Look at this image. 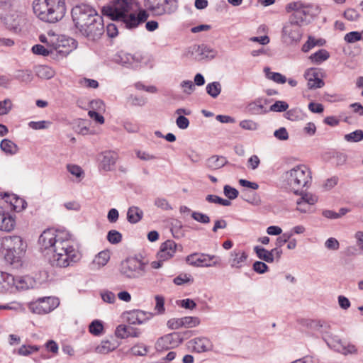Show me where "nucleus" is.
Here are the masks:
<instances>
[{
  "label": "nucleus",
  "instance_id": "9d476101",
  "mask_svg": "<svg viewBox=\"0 0 363 363\" xmlns=\"http://www.w3.org/2000/svg\"><path fill=\"white\" fill-rule=\"evenodd\" d=\"M79 33L89 40H95L99 39L104 33V26L101 16H95L93 20L89 21L85 26L78 29Z\"/></svg>",
  "mask_w": 363,
  "mask_h": 363
},
{
  "label": "nucleus",
  "instance_id": "6e6d98bb",
  "mask_svg": "<svg viewBox=\"0 0 363 363\" xmlns=\"http://www.w3.org/2000/svg\"><path fill=\"white\" fill-rule=\"evenodd\" d=\"M154 204L157 207L164 211L172 210V208L171 205L169 203L167 200L164 198H157L155 200Z\"/></svg>",
  "mask_w": 363,
  "mask_h": 363
},
{
  "label": "nucleus",
  "instance_id": "ddd939ff",
  "mask_svg": "<svg viewBox=\"0 0 363 363\" xmlns=\"http://www.w3.org/2000/svg\"><path fill=\"white\" fill-rule=\"evenodd\" d=\"M190 332L172 333L160 337L155 344L157 350H168L181 344L184 339L190 336Z\"/></svg>",
  "mask_w": 363,
  "mask_h": 363
},
{
  "label": "nucleus",
  "instance_id": "9b49d317",
  "mask_svg": "<svg viewBox=\"0 0 363 363\" xmlns=\"http://www.w3.org/2000/svg\"><path fill=\"white\" fill-rule=\"evenodd\" d=\"M186 262L195 267H211L218 265L220 259L213 255L194 252L186 257Z\"/></svg>",
  "mask_w": 363,
  "mask_h": 363
},
{
  "label": "nucleus",
  "instance_id": "39448f33",
  "mask_svg": "<svg viewBox=\"0 0 363 363\" xmlns=\"http://www.w3.org/2000/svg\"><path fill=\"white\" fill-rule=\"evenodd\" d=\"M26 245L20 236H6L0 240V250L6 251L4 259L10 264L19 263Z\"/></svg>",
  "mask_w": 363,
  "mask_h": 363
},
{
  "label": "nucleus",
  "instance_id": "4c0bfd02",
  "mask_svg": "<svg viewBox=\"0 0 363 363\" xmlns=\"http://www.w3.org/2000/svg\"><path fill=\"white\" fill-rule=\"evenodd\" d=\"M32 51L36 55L43 56L52 55V45H50L49 47L45 48L42 45L37 44L33 46Z\"/></svg>",
  "mask_w": 363,
  "mask_h": 363
},
{
  "label": "nucleus",
  "instance_id": "2eb2a0df",
  "mask_svg": "<svg viewBox=\"0 0 363 363\" xmlns=\"http://www.w3.org/2000/svg\"><path fill=\"white\" fill-rule=\"evenodd\" d=\"M301 25L302 23L289 18L282 28L283 38L289 43L300 41L302 37Z\"/></svg>",
  "mask_w": 363,
  "mask_h": 363
},
{
  "label": "nucleus",
  "instance_id": "bb28decb",
  "mask_svg": "<svg viewBox=\"0 0 363 363\" xmlns=\"http://www.w3.org/2000/svg\"><path fill=\"white\" fill-rule=\"evenodd\" d=\"M228 162V160L223 156L213 155L206 160L205 165L211 170H216L224 167Z\"/></svg>",
  "mask_w": 363,
  "mask_h": 363
},
{
  "label": "nucleus",
  "instance_id": "8fccbe9b",
  "mask_svg": "<svg viewBox=\"0 0 363 363\" xmlns=\"http://www.w3.org/2000/svg\"><path fill=\"white\" fill-rule=\"evenodd\" d=\"M289 105L284 101H277L270 106L269 111L274 112H283L287 110Z\"/></svg>",
  "mask_w": 363,
  "mask_h": 363
},
{
  "label": "nucleus",
  "instance_id": "864d4df0",
  "mask_svg": "<svg viewBox=\"0 0 363 363\" xmlns=\"http://www.w3.org/2000/svg\"><path fill=\"white\" fill-rule=\"evenodd\" d=\"M182 228V222L176 220L172 224V233L174 238H179L184 235V233L181 231Z\"/></svg>",
  "mask_w": 363,
  "mask_h": 363
},
{
  "label": "nucleus",
  "instance_id": "6e6552de",
  "mask_svg": "<svg viewBox=\"0 0 363 363\" xmlns=\"http://www.w3.org/2000/svg\"><path fill=\"white\" fill-rule=\"evenodd\" d=\"M145 11L153 16L172 14L177 9V0H144Z\"/></svg>",
  "mask_w": 363,
  "mask_h": 363
},
{
  "label": "nucleus",
  "instance_id": "0e129e2a",
  "mask_svg": "<svg viewBox=\"0 0 363 363\" xmlns=\"http://www.w3.org/2000/svg\"><path fill=\"white\" fill-rule=\"evenodd\" d=\"M180 86L184 89L183 91L186 94H191L195 89L194 83L190 80H184L182 82Z\"/></svg>",
  "mask_w": 363,
  "mask_h": 363
},
{
  "label": "nucleus",
  "instance_id": "5fc2aeb1",
  "mask_svg": "<svg viewBox=\"0 0 363 363\" xmlns=\"http://www.w3.org/2000/svg\"><path fill=\"white\" fill-rule=\"evenodd\" d=\"M190 281H193V279L190 274H181L178 275L177 277H176L173 280V282L176 285H179V286L182 285L186 283H188V282H190Z\"/></svg>",
  "mask_w": 363,
  "mask_h": 363
},
{
  "label": "nucleus",
  "instance_id": "20e7f679",
  "mask_svg": "<svg viewBox=\"0 0 363 363\" xmlns=\"http://www.w3.org/2000/svg\"><path fill=\"white\" fill-rule=\"evenodd\" d=\"M284 181L295 194L308 188L312 180L310 169L303 164H298L283 174Z\"/></svg>",
  "mask_w": 363,
  "mask_h": 363
},
{
  "label": "nucleus",
  "instance_id": "c85d7f7f",
  "mask_svg": "<svg viewBox=\"0 0 363 363\" xmlns=\"http://www.w3.org/2000/svg\"><path fill=\"white\" fill-rule=\"evenodd\" d=\"M143 216V211L138 206H130L128 209L127 220L129 223L135 224L138 223Z\"/></svg>",
  "mask_w": 363,
  "mask_h": 363
},
{
  "label": "nucleus",
  "instance_id": "ea45409f",
  "mask_svg": "<svg viewBox=\"0 0 363 363\" xmlns=\"http://www.w3.org/2000/svg\"><path fill=\"white\" fill-rule=\"evenodd\" d=\"M14 77L21 82L30 83L33 79V74L30 70H17Z\"/></svg>",
  "mask_w": 363,
  "mask_h": 363
},
{
  "label": "nucleus",
  "instance_id": "bf43d9fd",
  "mask_svg": "<svg viewBox=\"0 0 363 363\" xmlns=\"http://www.w3.org/2000/svg\"><path fill=\"white\" fill-rule=\"evenodd\" d=\"M183 321L182 318H171L169 319L167 323V327L171 330H177L182 327H183Z\"/></svg>",
  "mask_w": 363,
  "mask_h": 363
},
{
  "label": "nucleus",
  "instance_id": "f3484780",
  "mask_svg": "<svg viewBox=\"0 0 363 363\" xmlns=\"http://www.w3.org/2000/svg\"><path fill=\"white\" fill-rule=\"evenodd\" d=\"M75 48V42L73 38H66L62 36L56 42L52 43V55H60L65 57Z\"/></svg>",
  "mask_w": 363,
  "mask_h": 363
},
{
  "label": "nucleus",
  "instance_id": "f8f14e48",
  "mask_svg": "<svg viewBox=\"0 0 363 363\" xmlns=\"http://www.w3.org/2000/svg\"><path fill=\"white\" fill-rule=\"evenodd\" d=\"M60 304V300L53 296L38 298L29 304V309L36 314H46L52 311Z\"/></svg>",
  "mask_w": 363,
  "mask_h": 363
},
{
  "label": "nucleus",
  "instance_id": "4468645a",
  "mask_svg": "<svg viewBox=\"0 0 363 363\" xmlns=\"http://www.w3.org/2000/svg\"><path fill=\"white\" fill-rule=\"evenodd\" d=\"M216 51L205 44L193 45L189 47L185 52L186 57H193L197 61L215 57Z\"/></svg>",
  "mask_w": 363,
  "mask_h": 363
},
{
  "label": "nucleus",
  "instance_id": "603ef678",
  "mask_svg": "<svg viewBox=\"0 0 363 363\" xmlns=\"http://www.w3.org/2000/svg\"><path fill=\"white\" fill-rule=\"evenodd\" d=\"M12 108V102L9 99L0 101V116L6 115Z\"/></svg>",
  "mask_w": 363,
  "mask_h": 363
},
{
  "label": "nucleus",
  "instance_id": "79ce46f5",
  "mask_svg": "<svg viewBox=\"0 0 363 363\" xmlns=\"http://www.w3.org/2000/svg\"><path fill=\"white\" fill-rule=\"evenodd\" d=\"M108 241L113 245L118 244L122 240V234L116 230H111L107 233Z\"/></svg>",
  "mask_w": 363,
  "mask_h": 363
},
{
  "label": "nucleus",
  "instance_id": "37998d69",
  "mask_svg": "<svg viewBox=\"0 0 363 363\" xmlns=\"http://www.w3.org/2000/svg\"><path fill=\"white\" fill-rule=\"evenodd\" d=\"M36 72L40 78L50 79L54 75L53 70L48 66H39Z\"/></svg>",
  "mask_w": 363,
  "mask_h": 363
},
{
  "label": "nucleus",
  "instance_id": "4d7b16f0",
  "mask_svg": "<svg viewBox=\"0 0 363 363\" xmlns=\"http://www.w3.org/2000/svg\"><path fill=\"white\" fill-rule=\"evenodd\" d=\"M128 331H129V326H126L125 325H119L116 330L115 334L116 336L124 339L126 337H128Z\"/></svg>",
  "mask_w": 363,
  "mask_h": 363
},
{
  "label": "nucleus",
  "instance_id": "c756f323",
  "mask_svg": "<svg viewBox=\"0 0 363 363\" xmlns=\"http://www.w3.org/2000/svg\"><path fill=\"white\" fill-rule=\"evenodd\" d=\"M1 150L7 155H13L18 151V147L9 139H3L0 143Z\"/></svg>",
  "mask_w": 363,
  "mask_h": 363
},
{
  "label": "nucleus",
  "instance_id": "72a5a7b5",
  "mask_svg": "<svg viewBox=\"0 0 363 363\" xmlns=\"http://www.w3.org/2000/svg\"><path fill=\"white\" fill-rule=\"evenodd\" d=\"M254 250L259 259H262L268 263H272L274 262V258L272 257L271 250L268 251L264 247L259 246H255L254 247Z\"/></svg>",
  "mask_w": 363,
  "mask_h": 363
},
{
  "label": "nucleus",
  "instance_id": "a878e982",
  "mask_svg": "<svg viewBox=\"0 0 363 363\" xmlns=\"http://www.w3.org/2000/svg\"><path fill=\"white\" fill-rule=\"evenodd\" d=\"M317 201L315 196L306 194L297 200V210L301 213H307L311 206L314 205Z\"/></svg>",
  "mask_w": 363,
  "mask_h": 363
},
{
  "label": "nucleus",
  "instance_id": "b1692460",
  "mask_svg": "<svg viewBox=\"0 0 363 363\" xmlns=\"http://www.w3.org/2000/svg\"><path fill=\"white\" fill-rule=\"evenodd\" d=\"M15 223L14 218L0 207V230L10 232L13 230Z\"/></svg>",
  "mask_w": 363,
  "mask_h": 363
},
{
  "label": "nucleus",
  "instance_id": "a18cd8bd",
  "mask_svg": "<svg viewBox=\"0 0 363 363\" xmlns=\"http://www.w3.org/2000/svg\"><path fill=\"white\" fill-rule=\"evenodd\" d=\"M183 327L184 328H194L199 325L201 323L198 317L186 316L182 318Z\"/></svg>",
  "mask_w": 363,
  "mask_h": 363
},
{
  "label": "nucleus",
  "instance_id": "f704fd0d",
  "mask_svg": "<svg viewBox=\"0 0 363 363\" xmlns=\"http://www.w3.org/2000/svg\"><path fill=\"white\" fill-rule=\"evenodd\" d=\"M330 57V53L325 49H320L312 54L309 59L315 64L319 65Z\"/></svg>",
  "mask_w": 363,
  "mask_h": 363
},
{
  "label": "nucleus",
  "instance_id": "cd10ccee",
  "mask_svg": "<svg viewBox=\"0 0 363 363\" xmlns=\"http://www.w3.org/2000/svg\"><path fill=\"white\" fill-rule=\"evenodd\" d=\"M0 278L4 280V286L0 285V293H5L15 286L16 277L11 274L0 272Z\"/></svg>",
  "mask_w": 363,
  "mask_h": 363
},
{
  "label": "nucleus",
  "instance_id": "49530a36",
  "mask_svg": "<svg viewBox=\"0 0 363 363\" xmlns=\"http://www.w3.org/2000/svg\"><path fill=\"white\" fill-rule=\"evenodd\" d=\"M191 218L202 224H208L211 220L208 215L198 211H193L191 213Z\"/></svg>",
  "mask_w": 363,
  "mask_h": 363
},
{
  "label": "nucleus",
  "instance_id": "f257e3e1",
  "mask_svg": "<svg viewBox=\"0 0 363 363\" xmlns=\"http://www.w3.org/2000/svg\"><path fill=\"white\" fill-rule=\"evenodd\" d=\"M38 243L52 267H67L82 258L80 252L70 244L69 240L65 239L52 229L44 230L39 237Z\"/></svg>",
  "mask_w": 363,
  "mask_h": 363
},
{
  "label": "nucleus",
  "instance_id": "338daca9",
  "mask_svg": "<svg viewBox=\"0 0 363 363\" xmlns=\"http://www.w3.org/2000/svg\"><path fill=\"white\" fill-rule=\"evenodd\" d=\"M325 246L328 250H337L340 247V243L337 239L330 238L325 241Z\"/></svg>",
  "mask_w": 363,
  "mask_h": 363
},
{
  "label": "nucleus",
  "instance_id": "680f3d73",
  "mask_svg": "<svg viewBox=\"0 0 363 363\" xmlns=\"http://www.w3.org/2000/svg\"><path fill=\"white\" fill-rule=\"evenodd\" d=\"M274 136L279 140H286L289 138V133L286 128L281 127L274 132Z\"/></svg>",
  "mask_w": 363,
  "mask_h": 363
},
{
  "label": "nucleus",
  "instance_id": "a19ab883",
  "mask_svg": "<svg viewBox=\"0 0 363 363\" xmlns=\"http://www.w3.org/2000/svg\"><path fill=\"white\" fill-rule=\"evenodd\" d=\"M104 330V325L101 320H93L89 327V330L90 333L94 335L99 336L101 334Z\"/></svg>",
  "mask_w": 363,
  "mask_h": 363
},
{
  "label": "nucleus",
  "instance_id": "dca6fc26",
  "mask_svg": "<svg viewBox=\"0 0 363 363\" xmlns=\"http://www.w3.org/2000/svg\"><path fill=\"white\" fill-rule=\"evenodd\" d=\"M323 340L330 348L344 355L354 354L357 352V349L354 345L350 344L345 345L337 335L333 334L330 335H325Z\"/></svg>",
  "mask_w": 363,
  "mask_h": 363
},
{
  "label": "nucleus",
  "instance_id": "f03ea898",
  "mask_svg": "<svg viewBox=\"0 0 363 363\" xmlns=\"http://www.w3.org/2000/svg\"><path fill=\"white\" fill-rule=\"evenodd\" d=\"M130 1L115 0L111 4L104 6L103 12L124 28H135L147 20L149 14L145 10H139L137 16L130 13Z\"/></svg>",
  "mask_w": 363,
  "mask_h": 363
},
{
  "label": "nucleus",
  "instance_id": "393cba45",
  "mask_svg": "<svg viewBox=\"0 0 363 363\" xmlns=\"http://www.w3.org/2000/svg\"><path fill=\"white\" fill-rule=\"evenodd\" d=\"M117 160V155L114 152L106 151L100 156V165L105 171H110L114 166Z\"/></svg>",
  "mask_w": 363,
  "mask_h": 363
},
{
  "label": "nucleus",
  "instance_id": "c03bdc74",
  "mask_svg": "<svg viewBox=\"0 0 363 363\" xmlns=\"http://www.w3.org/2000/svg\"><path fill=\"white\" fill-rule=\"evenodd\" d=\"M249 110L253 114H261L267 112V111L264 108V106L261 104V100H257L250 104Z\"/></svg>",
  "mask_w": 363,
  "mask_h": 363
},
{
  "label": "nucleus",
  "instance_id": "423d86ee",
  "mask_svg": "<svg viewBox=\"0 0 363 363\" xmlns=\"http://www.w3.org/2000/svg\"><path fill=\"white\" fill-rule=\"evenodd\" d=\"M314 9L318 11V6H314L311 4H306L301 1L289 2L285 6V11L286 13H292L289 19L301 23L307 21L308 16H312L314 15Z\"/></svg>",
  "mask_w": 363,
  "mask_h": 363
},
{
  "label": "nucleus",
  "instance_id": "473e14b6",
  "mask_svg": "<svg viewBox=\"0 0 363 363\" xmlns=\"http://www.w3.org/2000/svg\"><path fill=\"white\" fill-rule=\"evenodd\" d=\"M264 72L267 79L274 81L277 84H284L286 82V78L284 75L279 72H271L269 67H264Z\"/></svg>",
  "mask_w": 363,
  "mask_h": 363
},
{
  "label": "nucleus",
  "instance_id": "e433bc0d",
  "mask_svg": "<svg viewBox=\"0 0 363 363\" xmlns=\"http://www.w3.org/2000/svg\"><path fill=\"white\" fill-rule=\"evenodd\" d=\"M206 90L208 94L216 99L221 92V84L218 82H213L207 84Z\"/></svg>",
  "mask_w": 363,
  "mask_h": 363
},
{
  "label": "nucleus",
  "instance_id": "6ab92c4d",
  "mask_svg": "<svg viewBox=\"0 0 363 363\" xmlns=\"http://www.w3.org/2000/svg\"><path fill=\"white\" fill-rule=\"evenodd\" d=\"M177 247V245L174 241L172 240H166L161 244L157 254V258L162 259L164 261L169 260L174 255Z\"/></svg>",
  "mask_w": 363,
  "mask_h": 363
},
{
  "label": "nucleus",
  "instance_id": "4be33fe9",
  "mask_svg": "<svg viewBox=\"0 0 363 363\" xmlns=\"http://www.w3.org/2000/svg\"><path fill=\"white\" fill-rule=\"evenodd\" d=\"M304 77L307 80V86L310 89L321 88L325 84L323 80L318 77V74L316 72L315 69H307Z\"/></svg>",
  "mask_w": 363,
  "mask_h": 363
},
{
  "label": "nucleus",
  "instance_id": "09e8293b",
  "mask_svg": "<svg viewBox=\"0 0 363 363\" xmlns=\"http://www.w3.org/2000/svg\"><path fill=\"white\" fill-rule=\"evenodd\" d=\"M344 40L348 43H354L362 40V33L358 31H351L345 35Z\"/></svg>",
  "mask_w": 363,
  "mask_h": 363
},
{
  "label": "nucleus",
  "instance_id": "13d9d810",
  "mask_svg": "<svg viewBox=\"0 0 363 363\" xmlns=\"http://www.w3.org/2000/svg\"><path fill=\"white\" fill-rule=\"evenodd\" d=\"M240 126L245 130H255L259 125L252 120H243L240 123Z\"/></svg>",
  "mask_w": 363,
  "mask_h": 363
},
{
  "label": "nucleus",
  "instance_id": "a211bd4d",
  "mask_svg": "<svg viewBox=\"0 0 363 363\" xmlns=\"http://www.w3.org/2000/svg\"><path fill=\"white\" fill-rule=\"evenodd\" d=\"M115 61L123 66L136 69L140 65L142 57L139 55H133L123 51H120L116 55Z\"/></svg>",
  "mask_w": 363,
  "mask_h": 363
},
{
  "label": "nucleus",
  "instance_id": "c9c22d12",
  "mask_svg": "<svg viewBox=\"0 0 363 363\" xmlns=\"http://www.w3.org/2000/svg\"><path fill=\"white\" fill-rule=\"evenodd\" d=\"M32 279L29 277H16L15 287L18 290H26L32 286Z\"/></svg>",
  "mask_w": 363,
  "mask_h": 363
},
{
  "label": "nucleus",
  "instance_id": "774afa93",
  "mask_svg": "<svg viewBox=\"0 0 363 363\" xmlns=\"http://www.w3.org/2000/svg\"><path fill=\"white\" fill-rule=\"evenodd\" d=\"M106 33L108 37L115 38L118 34V25L116 23H108L106 26Z\"/></svg>",
  "mask_w": 363,
  "mask_h": 363
},
{
  "label": "nucleus",
  "instance_id": "052dcab7",
  "mask_svg": "<svg viewBox=\"0 0 363 363\" xmlns=\"http://www.w3.org/2000/svg\"><path fill=\"white\" fill-rule=\"evenodd\" d=\"M253 270L258 274H264L268 271L269 267L261 261H256L253 264Z\"/></svg>",
  "mask_w": 363,
  "mask_h": 363
},
{
  "label": "nucleus",
  "instance_id": "58836bf2",
  "mask_svg": "<svg viewBox=\"0 0 363 363\" xmlns=\"http://www.w3.org/2000/svg\"><path fill=\"white\" fill-rule=\"evenodd\" d=\"M344 139L348 143H358L363 140V130H356L350 133L345 134Z\"/></svg>",
  "mask_w": 363,
  "mask_h": 363
},
{
  "label": "nucleus",
  "instance_id": "aec40b11",
  "mask_svg": "<svg viewBox=\"0 0 363 363\" xmlns=\"http://www.w3.org/2000/svg\"><path fill=\"white\" fill-rule=\"evenodd\" d=\"M189 347L198 353L204 352L212 349V343L207 337H196L188 342Z\"/></svg>",
  "mask_w": 363,
  "mask_h": 363
},
{
  "label": "nucleus",
  "instance_id": "5701e85b",
  "mask_svg": "<svg viewBox=\"0 0 363 363\" xmlns=\"http://www.w3.org/2000/svg\"><path fill=\"white\" fill-rule=\"evenodd\" d=\"M247 255L242 250H233L230 252L229 264L232 268L240 269L245 265Z\"/></svg>",
  "mask_w": 363,
  "mask_h": 363
},
{
  "label": "nucleus",
  "instance_id": "7c9ffc66",
  "mask_svg": "<svg viewBox=\"0 0 363 363\" xmlns=\"http://www.w3.org/2000/svg\"><path fill=\"white\" fill-rule=\"evenodd\" d=\"M118 347L116 341L103 340L96 348L95 351L99 354H107L114 350Z\"/></svg>",
  "mask_w": 363,
  "mask_h": 363
},
{
  "label": "nucleus",
  "instance_id": "0eeeda50",
  "mask_svg": "<svg viewBox=\"0 0 363 363\" xmlns=\"http://www.w3.org/2000/svg\"><path fill=\"white\" fill-rule=\"evenodd\" d=\"M145 262L135 257L127 258L120 265V273L129 279H138L146 274Z\"/></svg>",
  "mask_w": 363,
  "mask_h": 363
},
{
  "label": "nucleus",
  "instance_id": "7ed1b4c3",
  "mask_svg": "<svg viewBox=\"0 0 363 363\" xmlns=\"http://www.w3.org/2000/svg\"><path fill=\"white\" fill-rule=\"evenodd\" d=\"M33 9L39 19L50 23L60 21L66 13L65 0H34Z\"/></svg>",
  "mask_w": 363,
  "mask_h": 363
},
{
  "label": "nucleus",
  "instance_id": "3c124183",
  "mask_svg": "<svg viewBox=\"0 0 363 363\" xmlns=\"http://www.w3.org/2000/svg\"><path fill=\"white\" fill-rule=\"evenodd\" d=\"M223 193L225 196L230 200L236 199L239 194L238 191L229 185L224 186Z\"/></svg>",
  "mask_w": 363,
  "mask_h": 363
},
{
  "label": "nucleus",
  "instance_id": "1a4fd4ad",
  "mask_svg": "<svg viewBox=\"0 0 363 363\" xmlns=\"http://www.w3.org/2000/svg\"><path fill=\"white\" fill-rule=\"evenodd\" d=\"M98 16L96 10L87 4L77 5L72 9V17L77 30Z\"/></svg>",
  "mask_w": 363,
  "mask_h": 363
},
{
  "label": "nucleus",
  "instance_id": "69168bd1",
  "mask_svg": "<svg viewBox=\"0 0 363 363\" xmlns=\"http://www.w3.org/2000/svg\"><path fill=\"white\" fill-rule=\"evenodd\" d=\"M176 124L179 129H186L189 125V119L184 116H179L176 119Z\"/></svg>",
  "mask_w": 363,
  "mask_h": 363
},
{
  "label": "nucleus",
  "instance_id": "de8ad7c7",
  "mask_svg": "<svg viewBox=\"0 0 363 363\" xmlns=\"http://www.w3.org/2000/svg\"><path fill=\"white\" fill-rule=\"evenodd\" d=\"M51 125V122L48 121H30L28 126L34 130L47 129Z\"/></svg>",
  "mask_w": 363,
  "mask_h": 363
},
{
  "label": "nucleus",
  "instance_id": "e2e57ef3",
  "mask_svg": "<svg viewBox=\"0 0 363 363\" xmlns=\"http://www.w3.org/2000/svg\"><path fill=\"white\" fill-rule=\"evenodd\" d=\"M132 354L135 356H145L147 352V349L143 345H135L130 349Z\"/></svg>",
  "mask_w": 363,
  "mask_h": 363
},
{
  "label": "nucleus",
  "instance_id": "2f4dec72",
  "mask_svg": "<svg viewBox=\"0 0 363 363\" xmlns=\"http://www.w3.org/2000/svg\"><path fill=\"white\" fill-rule=\"evenodd\" d=\"M109 259L110 255L108 251H101L95 256L92 262V265L94 267H96L100 268L101 267L105 266L107 264Z\"/></svg>",
  "mask_w": 363,
  "mask_h": 363
},
{
  "label": "nucleus",
  "instance_id": "412c9836",
  "mask_svg": "<svg viewBox=\"0 0 363 363\" xmlns=\"http://www.w3.org/2000/svg\"><path fill=\"white\" fill-rule=\"evenodd\" d=\"M152 317L151 313L136 310L128 313L127 320L130 324L141 325Z\"/></svg>",
  "mask_w": 363,
  "mask_h": 363
}]
</instances>
